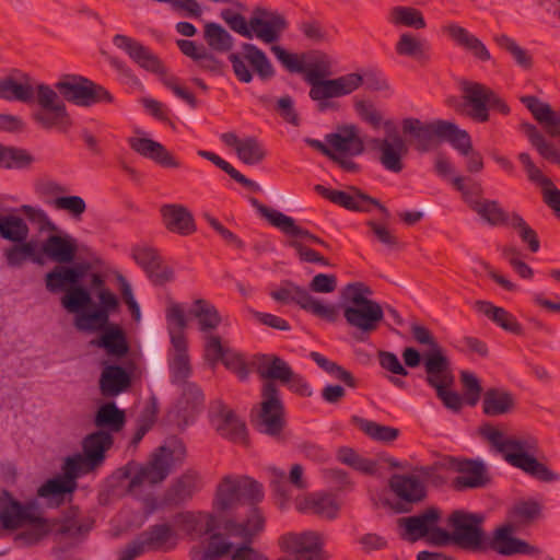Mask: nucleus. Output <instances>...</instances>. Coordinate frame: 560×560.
<instances>
[{
    "mask_svg": "<svg viewBox=\"0 0 560 560\" xmlns=\"http://www.w3.org/2000/svg\"><path fill=\"white\" fill-rule=\"evenodd\" d=\"M252 365L261 378L267 380L260 389L259 411L252 422L259 433L283 442L282 432L287 425L285 407L275 381L281 384L290 381L292 368L282 358L269 353L254 355Z\"/></svg>",
    "mask_w": 560,
    "mask_h": 560,
    "instance_id": "obj_1",
    "label": "nucleus"
},
{
    "mask_svg": "<svg viewBox=\"0 0 560 560\" xmlns=\"http://www.w3.org/2000/svg\"><path fill=\"white\" fill-rule=\"evenodd\" d=\"M0 98L26 104L36 102L38 109L32 114V118L44 129L66 131L72 125L67 107L57 92L47 84L35 82L28 75L20 81L12 78L0 80Z\"/></svg>",
    "mask_w": 560,
    "mask_h": 560,
    "instance_id": "obj_2",
    "label": "nucleus"
},
{
    "mask_svg": "<svg viewBox=\"0 0 560 560\" xmlns=\"http://www.w3.org/2000/svg\"><path fill=\"white\" fill-rule=\"evenodd\" d=\"M187 530V534L196 533L198 537L207 536L205 545L192 546L189 550L190 560H222L230 558L235 548L234 544L230 540L232 537H238L234 534L237 528L232 526H243V522H237L234 518H226L217 516L214 514H206L205 523L201 528H198L200 523L199 518L191 513H179L176 516Z\"/></svg>",
    "mask_w": 560,
    "mask_h": 560,
    "instance_id": "obj_3",
    "label": "nucleus"
},
{
    "mask_svg": "<svg viewBox=\"0 0 560 560\" xmlns=\"http://www.w3.org/2000/svg\"><path fill=\"white\" fill-rule=\"evenodd\" d=\"M219 16L234 33L247 39L256 37L265 44L278 42L289 27L282 13L260 5L254 8L248 21L232 8L222 9Z\"/></svg>",
    "mask_w": 560,
    "mask_h": 560,
    "instance_id": "obj_4",
    "label": "nucleus"
},
{
    "mask_svg": "<svg viewBox=\"0 0 560 560\" xmlns=\"http://www.w3.org/2000/svg\"><path fill=\"white\" fill-rule=\"evenodd\" d=\"M371 294L362 282L347 284L341 293L343 317L360 340L377 330L384 320V311L378 302L368 298Z\"/></svg>",
    "mask_w": 560,
    "mask_h": 560,
    "instance_id": "obj_5",
    "label": "nucleus"
},
{
    "mask_svg": "<svg viewBox=\"0 0 560 560\" xmlns=\"http://www.w3.org/2000/svg\"><path fill=\"white\" fill-rule=\"evenodd\" d=\"M482 522L483 516L480 514L455 510L447 518V525L453 528V533L439 529L436 539L442 541V546L455 544L466 550L485 552L487 536L481 527Z\"/></svg>",
    "mask_w": 560,
    "mask_h": 560,
    "instance_id": "obj_6",
    "label": "nucleus"
},
{
    "mask_svg": "<svg viewBox=\"0 0 560 560\" xmlns=\"http://www.w3.org/2000/svg\"><path fill=\"white\" fill-rule=\"evenodd\" d=\"M425 382L436 390V396L443 405L455 412L463 408L462 396L448 388L454 384L451 362L443 352H428L424 358Z\"/></svg>",
    "mask_w": 560,
    "mask_h": 560,
    "instance_id": "obj_7",
    "label": "nucleus"
},
{
    "mask_svg": "<svg viewBox=\"0 0 560 560\" xmlns=\"http://www.w3.org/2000/svg\"><path fill=\"white\" fill-rule=\"evenodd\" d=\"M54 90H57L65 101L81 107L114 102V96L108 90L82 75L66 74L56 82Z\"/></svg>",
    "mask_w": 560,
    "mask_h": 560,
    "instance_id": "obj_8",
    "label": "nucleus"
},
{
    "mask_svg": "<svg viewBox=\"0 0 560 560\" xmlns=\"http://www.w3.org/2000/svg\"><path fill=\"white\" fill-rule=\"evenodd\" d=\"M189 315L196 320L197 331L205 350L231 349V341L218 331L222 316L212 303L205 299L195 300Z\"/></svg>",
    "mask_w": 560,
    "mask_h": 560,
    "instance_id": "obj_9",
    "label": "nucleus"
},
{
    "mask_svg": "<svg viewBox=\"0 0 560 560\" xmlns=\"http://www.w3.org/2000/svg\"><path fill=\"white\" fill-rule=\"evenodd\" d=\"M264 495L262 485L255 479L243 477L234 480L225 476L217 491L215 506L219 511H226L237 503L246 502L252 505L250 512H253L254 509H258L256 504L264 499Z\"/></svg>",
    "mask_w": 560,
    "mask_h": 560,
    "instance_id": "obj_10",
    "label": "nucleus"
},
{
    "mask_svg": "<svg viewBox=\"0 0 560 560\" xmlns=\"http://www.w3.org/2000/svg\"><path fill=\"white\" fill-rule=\"evenodd\" d=\"M464 101L470 109L466 110V115L477 122H486L489 120V108H493L503 115L510 113L506 103L490 88L478 82L463 83Z\"/></svg>",
    "mask_w": 560,
    "mask_h": 560,
    "instance_id": "obj_11",
    "label": "nucleus"
},
{
    "mask_svg": "<svg viewBox=\"0 0 560 560\" xmlns=\"http://www.w3.org/2000/svg\"><path fill=\"white\" fill-rule=\"evenodd\" d=\"M121 364H105L100 376V390L104 397H115L126 392L137 371L136 362L128 357L131 352H106Z\"/></svg>",
    "mask_w": 560,
    "mask_h": 560,
    "instance_id": "obj_12",
    "label": "nucleus"
},
{
    "mask_svg": "<svg viewBox=\"0 0 560 560\" xmlns=\"http://www.w3.org/2000/svg\"><path fill=\"white\" fill-rule=\"evenodd\" d=\"M271 298L281 303H295L302 310L329 323L338 318V310L334 304H325L314 298L308 290L292 282H285L278 290L270 293Z\"/></svg>",
    "mask_w": 560,
    "mask_h": 560,
    "instance_id": "obj_13",
    "label": "nucleus"
},
{
    "mask_svg": "<svg viewBox=\"0 0 560 560\" xmlns=\"http://www.w3.org/2000/svg\"><path fill=\"white\" fill-rule=\"evenodd\" d=\"M243 56L240 54H230L229 61L232 65L235 77L243 83H249L253 80V73L247 67L248 62L261 80H269L275 77V68L267 57L266 52L250 43L242 44Z\"/></svg>",
    "mask_w": 560,
    "mask_h": 560,
    "instance_id": "obj_14",
    "label": "nucleus"
},
{
    "mask_svg": "<svg viewBox=\"0 0 560 560\" xmlns=\"http://www.w3.org/2000/svg\"><path fill=\"white\" fill-rule=\"evenodd\" d=\"M304 69V80L310 88H313V91L322 89L326 92L336 88L339 82L363 79L361 74L354 72L328 79L332 74V61L329 56L320 51H315L306 57Z\"/></svg>",
    "mask_w": 560,
    "mask_h": 560,
    "instance_id": "obj_15",
    "label": "nucleus"
},
{
    "mask_svg": "<svg viewBox=\"0 0 560 560\" xmlns=\"http://www.w3.org/2000/svg\"><path fill=\"white\" fill-rule=\"evenodd\" d=\"M278 546L282 552L292 557H282L278 560H323L324 540L322 535L314 530L285 533L278 538Z\"/></svg>",
    "mask_w": 560,
    "mask_h": 560,
    "instance_id": "obj_16",
    "label": "nucleus"
},
{
    "mask_svg": "<svg viewBox=\"0 0 560 560\" xmlns=\"http://www.w3.org/2000/svg\"><path fill=\"white\" fill-rule=\"evenodd\" d=\"M441 520V511L435 506L428 508L418 515L401 517L398 525L404 528L400 534L402 540L416 542L425 538L430 545L442 546V541L436 539V530L443 529L438 526Z\"/></svg>",
    "mask_w": 560,
    "mask_h": 560,
    "instance_id": "obj_17",
    "label": "nucleus"
},
{
    "mask_svg": "<svg viewBox=\"0 0 560 560\" xmlns=\"http://www.w3.org/2000/svg\"><path fill=\"white\" fill-rule=\"evenodd\" d=\"M209 421L217 433L233 443L247 445L246 423L223 400H215L209 408Z\"/></svg>",
    "mask_w": 560,
    "mask_h": 560,
    "instance_id": "obj_18",
    "label": "nucleus"
},
{
    "mask_svg": "<svg viewBox=\"0 0 560 560\" xmlns=\"http://www.w3.org/2000/svg\"><path fill=\"white\" fill-rule=\"evenodd\" d=\"M384 128L386 137L383 139L374 138L371 140V144L380 151L381 164L387 171L399 173L404 168L402 158L409 151L408 144L393 121H385Z\"/></svg>",
    "mask_w": 560,
    "mask_h": 560,
    "instance_id": "obj_19",
    "label": "nucleus"
},
{
    "mask_svg": "<svg viewBox=\"0 0 560 560\" xmlns=\"http://www.w3.org/2000/svg\"><path fill=\"white\" fill-rule=\"evenodd\" d=\"M536 450V440L524 439L520 444V450L506 455V463L538 481L552 482L559 480L560 476L557 472L535 457L534 452Z\"/></svg>",
    "mask_w": 560,
    "mask_h": 560,
    "instance_id": "obj_20",
    "label": "nucleus"
},
{
    "mask_svg": "<svg viewBox=\"0 0 560 560\" xmlns=\"http://www.w3.org/2000/svg\"><path fill=\"white\" fill-rule=\"evenodd\" d=\"M232 526L237 528L238 532L235 534H238L242 542L235 546L231 560H269L264 552L253 547L254 538L265 528V517L259 509L253 510V514L243 522V526Z\"/></svg>",
    "mask_w": 560,
    "mask_h": 560,
    "instance_id": "obj_21",
    "label": "nucleus"
},
{
    "mask_svg": "<svg viewBox=\"0 0 560 560\" xmlns=\"http://www.w3.org/2000/svg\"><path fill=\"white\" fill-rule=\"evenodd\" d=\"M174 451L167 446L158 447L149 462L141 466L131 477L129 488H137L148 482L155 485L162 482L171 472V459Z\"/></svg>",
    "mask_w": 560,
    "mask_h": 560,
    "instance_id": "obj_22",
    "label": "nucleus"
},
{
    "mask_svg": "<svg viewBox=\"0 0 560 560\" xmlns=\"http://www.w3.org/2000/svg\"><path fill=\"white\" fill-rule=\"evenodd\" d=\"M314 190L329 201L352 211L369 212L373 207H377L386 218L389 212L386 207L371 196L362 192L360 189L351 187L352 192L329 189L323 185H315Z\"/></svg>",
    "mask_w": 560,
    "mask_h": 560,
    "instance_id": "obj_23",
    "label": "nucleus"
},
{
    "mask_svg": "<svg viewBox=\"0 0 560 560\" xmlns=\"http://www.w3.org/2000/svg\"><path fill=\"white\" fill-rule=\"evenodd\" d=\"M448 464L451 469L460 474L453 480L457 491L482 488L490 481L487 467L480 459L450 457Z\"/></svg>",
    "mask_w": 560,
    "mask_h": 560,
    "instance_id": "obj_24",
    "label": "nucleus"
},
{
    "mask_svg": "<svg viewBox=\"0 0 560 560\" xmlns=\"http://www.w3.org/2000/svg\"><path fill=\"white\" fill-rule=\"evenodd\" d=\"M517 532V529L508 524L497 528L491 539L486 537V551L491 549L501 556L538 555L539 550L537 547L513 536Z\"/></svg>",
    "mask_w": 560,
    "mask_h": 560,
    "instance_id": "obj_25",
    "label": "nucleus"
},
{
    "mask_svg": "<svg viewBox=\"0 0 560 560\" xmlns=\"http://www.w3.org/2000/svg\"><path fill=\"white\" fill-rule=\"evenodd\" d=\"M113 44L124 50L140 68L153 73H164V66L159 57L137 39L117 34L113 37Z\"/></svg>",
    "mask_w": 560,
    "mask_h": 560,
    "instance_id": "obj_26",
    "label": "nucleus"
},
{
    "mask_svg": "<svg viewBox=\"0 0 560 560\" xmlns=\"http://www.w3.org/2000/svg\"><path fill=\"white\" fill-rule=\"evenodd\" d=\"M443 120L438 119L428 124L418 118H405L401 122L402 132L411 136L415 148L419 152H429L436 145V139L441 140Z\"/></svg>",
    "mask_w": 560,
    "mask_h": 560,
    "instance_id": "obj_27",
    "label": "nucleus"
},
{
    "mask_svg": "<svg viewBox=\"0 0 560 560\" xmlns=\"http://www.w3.org/2000/svg\"><path fill=\"white\" fill-rule=\"evenodd\" d=\"M34 503H22L9 491H4L0 508V526L5 530H16L32 518Z\"/></svg>",
    "mask_w": 560,
    "mask_h": 560,
    "instance_id": "obj_28",
    "label": "nucleus"
},
{
    "mask_svg": "<svg viewBox=\"0 0 560 560\" xmlns=\"http://www.w3.org/2000/svg\"><path fill=\"white\" fill-rule=\"evenodd\" d=\"M325 140L331 150L341 155L357 156L364 152V141L355 125L339 126L336 132L326 135Z\"/></svg>",
    "mask_w": 560,
    "mask_h": 560,
    "instance_id": "obj_29",
    "label": "nucleus"
},
{
    "mask_svg": "<svg viewBox=\"0 0 560 560\" xmlns=\"http://www.w3.org/2000/svg\"><path fill=\"white\" fill-rule=\"evenodd\" d=\"M176 45L183 55L196 62L200 70L214 75L223 73V61L218 59L214 54L203 45H199L189 39H178L176 40Z\"/></svg>",
    "mask_w": 560,
    "mask_h": 560,
    "instance_id": "obj_30",
    "label": "nucleus"
},
{
    "mask_svg": "<svg viewBox=\"0 0 560 560\" xmlns=\"http://www.w3.org/2000/svg\"><path fill=\"white\" fill-rule=\"evenodd\" d=\"M142 547L151 551H171L177 546V533L168 523L150 525L140 534Z\"/></svg>",
    "mask_w": 560,
    "mask_h": 560,
    "instance_id": "obj_31",
    "label": "nucleus"
},
{
    "mask_svg": "<svg viewBox=\"0 0 560 560\" xmlns=\"http://www.w3.org/2000/svg\"><path fill=\"white\" fill-rule=\"evenodd\" d=\"M78 250L77 240L69 234L49 235L42 245V252L50 260L58 264L73 261Z\"/></svg>",
    "mask_w": 560,
    "mask_h": 560,
    "instance_id": "obj_32",
    "label": "nucleus"
},
{
    "mask_svg": "<svg viewBox=\"0 0 560 560\" xmlns=\"http://www.w3.org/2000/svg\"><path fill=\"white\" fill-rule=\"evenodd\" d=\"M130 148L164 167H179L180 163L165 149L163 144L149 138H129Z\"/></svg>",
    "mask_w": 560,
    "mask_h": 560,
    "instance_id": "obj_33",
    "label": "nucleus"
},
{
    "mask_svg": "<svg viewBox=\"0 0 560 560\" xmlns=\"http://www.w3.org/2000/svg\"><path fill=\"white\" fill-rule=\"evenodd\" d=\"M363 84V79L352 80L339 82L336 88L330 89V91H323L319 89L318 91H313V88H310V98L316 102V108L320 113H325L327 110H337L339 105L337 102L331 101V98H337L341 96H346L358 90Z\"/></svg>",
    "mask_w": 560,
    "mask_h": 560,
    "instance_id": "obj_34",
    "label": "nucleus"
},
{
    "mask_svg": "<svg viewBox=\"0 0 560 560\" xmlns=\"http://www.w3.org/2000/svg\"><path fill=\"white\" fill-rule=\"evenodd\" d=\"M166 329L174 350H187L186 329L188 322L184 308L178 303H173L165 313Z\"/></svg>",
    "mask_w": 560,
    "mask_h": 560,
    "instance_id": "obj_35",
    "label": "nucleus"
},
{
    "mask_svg": "<svg viewBox=\"0 0 560 560\" xmlns=\"http://www.w3.org/2000/svg\"><path fill=\"white\" fill-rule=\"evenodd\" d=\"M388 486L401 501L407 503H418L427 495L424 485L413 475L395 474L390 477Z\"/></svg>",
    "mask_w": 560,
    "mask_h": 560,
    "instance_id": "obj_36",
    "label": "nucleus"
},
{
    "mask_svg": "<svg viewBox=\"0 0 560 560\" xmlns=\"http://www.w3.org/2000/svg\"><path fill=\"white\" fill-rule=\"evenodd\" d=\"M200 488V477L195 470H187L179 476L165 492V502L179 505L192 498Z\"/></svg>",
    "mask_w": 560,
    "mask_h": 560,
    "instance_id": "obj_37",
    "label": "nucleus"
},
{
    "mask_svg": "<svg viewBox=\"0 0 560 560\" xmlns=\"http://www.w3.org/2000/svg\"><path fill=\"white\" fill-rule=\"evenodd\" d=\"M542 506L536 500H522L513 504L508 511L506 524L517 530L532 526L541 517Z\"/></svg>",
    "mask_w": 560,
    "mask_h": 560,
    "instance_id": "obj_38",
    "label": "nucleus"
},
{
    "mask_svg": "<svg viewBox=\"0 0 560 560\" xmlns=\"http://www.w3.org/2000/svg\"><path fill=\"white\" fill-rule=\"evenodd\" d=\"M161 215L165 228L180 235H188L195 231L191 213L182 205L170 203L161 207Z\"/></svg>",
    "mask_w": 560,
    "mask_h": 560,
    "instance_id": "obj_39",
    "label": "nucleus"
},
{
    "mask_svg": "<svg viewBox=\"0 0 560 560\" xmlns=\"http://www.w3.org/2000/svg\"><path fill=\"white\" fill-rule=\"evenodd\" d=\"M114 438L109 432L97 430L88 434L83 442V455L92 466L97 467L105 459L106 452L113 446Z\"/></svg>",
    "mask_w": 560,
    "mask_h": 560,
    "instance_id": "obj_40",
    "label": "nucleus"
},
{
    "mask_svg": "<svg viewBox=\"0 0 560 560\" xmlns=\"http://www.w3.org/2000/svg\"><path fill=\"white\" fill-rule=\"evenodd\" d=\"M522 102L547 133L558 132L560 128V114L555 112L549 104L540 102L535 96H524Z\"/></svg>",
    "mask_w": 560,
    "mask_h": 560,
    "instance_id": "obj_41",
    "label": "nucleus"
},
{
    "mask_svg": "<svg viewBox=\"0 0 560 560\" xmlns=\"http://www.w3.org/2000/svg\"><path fill=\"white\" fill-rule=\"evenodd\" d=\"M515 406L514 396L501 388H488L482 398V412L488 417L509 413Z\"/></svg>",
    "mask_w": 560,
    "mask_h": 560,
    "instance_id": "obj_42",
    "label": "nucleus"
},
{
    "mask_svg": "<svg viewBox=\"0 0 560 560\" xmlns=\"http://www.w3.org/2000/svg\"><path fill=\"white\" fill-rule=\"evenodd\" d=\"M126 423L125 411L119 409L115 401L102 404L94 417V424L106 432H119Z\"/></svg>",
    "mask_w": 560,
    "mask_h": 560,
    "instance_id": "obj_43",
    "label": "nucleus"
},
{
    "mask_svg": "<svg viewBox=\"0 0 560 560\" xmlns=\"http://www.w3.org/2000/svg\"><path fill=\"white\" fill-rule=\"evenodd\" d=\"M445 32L457 45L470 51L475 57L482 61L490 59V54L482 42L466 28L457 24H450L445 26Z\"/></svg>",
    "mask_w": 560,
    "mask_h": 560,
    "instance_id": "obj_44",
    "label": "nucleus"
},
{
    "mask_svg": "<svg viewBox=\"0 0 560 560\" xmlns=\"http://www.w3.org/2000/svg\"><path fill=\"white\" fill-rule=\"evenodd\" d=\"M75 488L72 487L60 475L45 481L37 489V497L48 500V506L58 508L63 504L66 495L72 494Z\"/></svg>",
    "mask_w": 560,
    "mask_h": 560,
    "instance_id": "obj_45",
    "label": "nucleus"
},
{
    "mask_svg": "<svg viewBox=\"0 0 560 560\" xmlns=\"http://www.w3.org/2000/svg\"><path fill=\"white\" fill-rule=\"evenodd\" d=\"M475 307L480 314L491 319L504 330L513 334L521 331V325L515 316L503 307L495 306L488 301H477Z\"/></svg>",
    "mask_w": 560,
    "mask_h": 560,
    "instance_id": "obj_46",
    "label": "nucleus"
},
{
    "mask_svg": "<svg viewBox=\"0 0 560 560\" xmlns=\"http://www.w3.org/2000/svg\"><path fill=\"white\" fill-rule=\"evenodd\" d=\"M203 39L209 49L217 52H228L234 46L233 36L221 24L215 22L205 24Z\"/></svg>",
    "mask_w": 560,
    "mask_h": 560,
    "instance_id": "obj_47",
    "label": "nucleus"
},
{
    "mask_svg": "<svg viewBox=\"0 0 560 560\" xmlns=\"http://www.w3.org/2000/svg\"><path fill=\"white\" fill-rule=\"evenodd\" d=\"M352 422L370 439L377 442L389 443L395 441L400 434V431L396 428L380 424L358 416L352 417Z\"/></svg>",
    "mask_w": 560,
    "mask_h": 560,
    "instance_id": "obj_48",
    "label": "nucleus"
},
{
    "mask_svg": "<svg viewBox=\"0 0 560 560\" xmlns=\"http://www.w3.org/2000/svg\"><path fill=\"white\" fill-rule=\"evenodd\" d=\"M45 284L51 293L66 292L70 287L78 284V273L74 269L60 264L46 275Z\"/></svg>",
    "mask_w": 560,
    "mask_h": 560,
    "instance_id": "obj_49",
    "label": "nucleus"
},
{
    "mask_svg": "<svg viewBox=\"0 0 560 560\" xmlns=\"http://www.w3.org/2000/svg\"><path fill=\"white\" fill-rule=\"evenodd\" d=\"M0 236L3 240L15 242L27 241L30 236V228L26 221L14 214L0 217Z\"/></svg>",
    "mask_w": 560,
    "mask_h": 560,
    "instance_id": "obj_50",
    "label": "nucleus"
},
{
    "mask_svg": "<svg viewBox=\"0 0 560 560\" xmlns=\"http://www.w3.org/2000/svg\"><path fill=\"white\" fill-rule=\"evenodd\" d=\"M395 49L399 56L420 60L427 58L429 44L424 38L406 32L399 36Z\"/></svg>",
    "mask_w": 560,
    "mask_h": 560,
    "instance_id": "obj_51",
    "label": "nucleus"
},
{
    "mask_svg": "<svg viewBox=\"0 0 560 560\" xmlns=\"http://www.w3.org/2000/svg\"><path fill=\"white\" fill-rule=\"evenodd\" d=\"M26 524L30 527L19 533L15 538L16 541H23L25 546L36 545L51 533L49 520L40 515L34 514Z\"/></svg>",
    "mask_w": 560,
    "mask_h": 560,
    "instance_id": "obj_52",
    "label": "nucleus"
},
{
    "mask_svg": "<svg viewBox=\"0 0 560 560\" xmlns=\"http://www.w3.org/2000/svg\"><path fill=\"white\" fill-rule=\"evenodd\" d=\"M481 435L487 439L506 462V455L515 450H520V444L524 439L504 438V434L491 424H486L480 429Z\"/></svg>",
    "mask_w": 560,
    "mask_h": 560,
    "instance_id": "obj_53",
    "label": "nucleus"
},
{
    "mask_svg": "<svg viewBox=\"0 0 560 560\" xmlns=\"http://www.w3.org/2000/svg\"><path fill=\"white\" fill-rule=\"evenodd\" d=\"M472 210L490 225H509L511 222V213L505 212L497 200L482 199Z\"/></svg>",
    "mask_w": 560,
    "mask_h": 560,
    "instance_id": "obj_54",
    "label": "nucleus"
},
{
    "mask_svg": "<svg viewBox=\"0 0 560 560\" xmlns=\"http://www.w3.org/2000/svg\"><path fill=\"white\" fill-rule=\"evenodd\" d=\"M213 362L222 363L228 370L237 375L241 381L248 378L252 361L247 362L241 352H213Z\"/></svg>",
    "mask_w": 560,
    "mask_h": 560,
    "instance_id": "obj_55",
    "label": "nucleus"
},
{
    "mask_svg": "<svg viewBox=\"0 0 560 560\" xmlns=\"http://www.w3.org/2000/svg\"><path fill=\"white\" fill-rule=\"evenodd\" d=\"M79 515V509L77 506H70L63 518L51 520L50 526L51 532H55L57 536H69L75 537L83 532H88L89 528H84L83 525L79 524L77 517Z\"/></svg>",
    "mask_w": 560,
    "mask_h": 560,
    "instance_id": "obj_56",
    "label": "nucleus"
},
{
    "mask_svg": "<svg viewBox=\"0 0 560 560\" xmlns=\"http://www.w3.org/2000/svg\"><path fill=\"white\" fill-rule=\"evenodd\" d=\"M389 22L396 26H407L416 30L425 27L422 13L411 7H395L389 12Z\"/></svg>",
    "mask_w": 560,
    "mask_h": 560,
    "instance_id": "obj_57",
    "label": "nucleus"
},
{
    "mask_svg": "<svg viewBox=\"0 0 560 560\" xmlns=\"http://www.w3.org/2000/svg\"><path fill=\"white\" fill-rule=\"evenodd\" d=\"M236 155L247 165H257L266 159L267 150L256 137H246L237 148Z\"/></svg>",
    "mask_w": 560,
    "mask_h": 560,
    "instance_id": "obj_58",
    "label": "nucleus"
},
{
    "mask_svg": "<svg viewBox=\"0 0 560 560\" xmlns=\"http://www.w3.org/2000/svg\"><path fill=\"white\" fill-rule=\"evenodd\" d=\"M93 345L105 350H129L125 331L118 325L108 323Z\"/></svg>",
    "mask_w": 560,
    "mask_h": 560,
    "instance_id": "obj_59",
    "label": "nucleus"
},
{
    "mask_svg": "<svg viewBox=\"0 0 560 560\" xmlns=\"http://www.w3.org/2000/svg\"><path fill=\"white\" fill-rule=\"evenodd\" d=\"M441 140H445L459 153H466L471 149V138L466 130L459 129L454 122L443 120Z\"/></svg>",
    "mask_w": 560,
    "mask_h": 560,
    "instance_id": "obj_60",
    "label": "nucleus"
},
{
    "mask_svg": "<svg viewBox=\"0 0 560 560\" xmlns=\"http://www.w3.org/2000/svg\"><path fill=\"white\" fill-rule=\"evenodd\" d=\"M452 185L462 194L464 201L474 209V205L482 200L483 188L481 184L470 177L455 176L452 178Z\"/></svg>",
    "mask_w": 560,
    "mask_h": 560,
    "instance_id": "obj_61",
    "label": "nucleus"
},
{
    "mask_svg": "<svg viewBox=\"0 0 560 560\" xmlns=\"http://www.w3.org/2000/svg\"><path fill=\"white\" fill-rule=\"evenodd\" d=\"M94 468L95 466H92L84 455L77 454L66 458L62 465V475L60 476L77 489L78 477L92 471Z\"/></svg>",
    "mask_w": 560,
    "mask_h": 560,
    "instance_id": "obj_62",
    "label": "nucleus"
},
{
    "mask_svg": "<svg viewBox=\"0 0 560 560\" xmlns=\"http://www.w3.org/2000/svg\"><path fill=\"white\" fill-rule=\"evenodd\" d=\"M92 303L91 294L88 289L74 284L70 287L61 298L62 306L70 313H77Z\"/></svg>",
    "mask_w": 560,
    "mask_h": 560,
    "instance_id": "obj_63",
    "label": "nucleus"
},
{
    "mask_svg": "<svg viewBox=\"0 0 560 560\" xmlns=\"http://www.w3.org/2000/svg\"><path fill=\"white\" fill-rule=\"evenodd\" d=\"M168 368L172 384L186 383L191 374L188 352H175V355L168 361Z\"/></svg>",
    "mask_w": 560,
    "mask_h": 560,
    "instance_id": "obj_64",
    "label": "nucleus"
}]
</instances>
